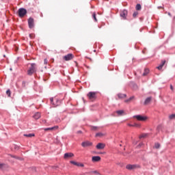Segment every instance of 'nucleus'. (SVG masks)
<instances>
[{
  "instance_id": "obj_38",
  "label": "nucleus",
  "mask_w": 175,
  "mask_h": 175,
  "mask_svg": "<svg viewBox=\"0 0 175 175\" xmlns=\"http://www.w3.org/2000/svg\"><path fill=\"white\" fill-rule=\"evenodd\" d=\"M170 89L173 90V85H170Z\"/></svg>"
},
{
  "instance_id": "obj_20",
  "label": "nucleus",
  "mask_w": 175,
  "mask_h": 175,
  "mask_svg": "<svg viewBox=\"0 0 175 175\" xmlns=\"http://www.w3.org/2000/svg\"><path fill=\"white\" fill-rule=\"evenodd\" d=\"M116 113H118V116H123V114L125 113L124 110H119L116 111Z\"/></svg>"
},
{
  "instance_id": "obj_29",
  "label": "nucleus",
  "mask_w": 175,
  "mask_h": 175,
  "mask_svg": "<svg viewBox=\"0 0 175 175\" xmlns=\"http://www.w3.org/2000/svg\"><path fill=\"white\" fill-rule=\"evenodd\" d=\"M29 38H30V39H34L35 35L33 33H31V34H29Z\"/></svg>"
},
{
  "instance_id": "obj_14",
  "label": "nucleus",
  "mask_w": 175,
  "mask_h": 175,
  "mask_svg": "<svg viewBox=\"0 0 175 175\" xmlns=\"http://www.w3.org/2000/svg\"><path fill=\"white\" fill-rule=\"evenodd\" d=\"M152 99V97H148L144 101V105H148L150 102H151Z\"/></svg>"
},
{
  "instance_id": "obj_42",
  "label": "nucleus",
  "mask_w": 175,
  "mask_h": 175,
  "mask_svg": "<svg viewBox=\"0 0 175 175\" xmlns=\"http://www.w3.org/2000/svg\"><path fill=\"white\" fill-rule=\"evenodd\" d=\"M44 68H45V69H46V68H47V67H46V66H45Z\"/></svg>"
},
{
  "instance_id": "obj_33",
  "label": "nucleus",
  "mask_w": 175,
  "mask_h": 175,
  "mask_svg": "<svg viewBox=\"0 0 175 175\" xmlns=\"http://www.w3.org/2000/svg\"><path fill=\"white\" fill-rule=\"evenodd\" d=\"M6 94H7V95H8V96H10V90H8L6 91Z\"/></svg>"
},
{
  "instance_id": "obj_36",
  "label": "nucleus",
  "mask_w": 175,
  "mask_h": 175,
  "mask_svg": "<svg viewBox=\"0 0 175 175\" xmlns=\"http://www.w3.org/2000/svg\"><path fill=\"white\" fill-rule=\"evenodd\" d=\"M22 86L25 88V81H23Z\"/></svg>"
},
{
  "instance_id": "obj_10",
  "label": "nucleus",
  "mask_w": 175,
  "mask_h": 175,
  "mask_svg": "<svg viewBox=\"0 0 175 175\" xmlns=\"http://www.w3.org/2000/svg\"><path fill=\"white\" fill-rule=\"evenodd\" d=\"M126 16H128V11L126 10H124L123 11H121L120 12V17H122V18H126Z\"/></svg>"
},
{
  "instance_id": "obj_8",
  "label": "nucleus",
  "mask_w": 175,
  "mask_h": 175,
  "mask_svg": "<svg viewBox=\"0 0 175 175\" xmlns=\"http://www.w3.org/2000/svg\"><path fill=\"white\" fill-rule=\"evenodd\" d=\"M82 147H91L92 146V142L90 141L83 142L81 144Z\"/></svg>"
},
{
  "instance_id": "obj_15",
  "label": "nucleus",
  "mask_w": 175,
  "mask_h": 175,
  "mask_svg": "<svg viewBox=\"0 0 175 175\" xmlns=\"http://www.w3.org/2000/svg\"><path fill=\"white\" fill-rule=\"evenodd\" d=\"M33 117L35 120H39L40 118V113L36 112Z\"/></svg>"
},
{
  "instance_id": "obj_16",
  "label": "nucleus",
  "mask_w": 175,
  "mask_h": 175,
  "mask_svg": "<svg viewBox=\"0 0 175 175\" xmlns=\"http://www.w3.org/2000/svg\"><path fill=\"white\" fill-rule=\"evenodd\" d=\"M54 129H58V126H55L53 127L44 129V131H54Z\"/></svg>"
},
{
  "instance_id": "obj_2",
  "label": "nucleus",
  "mask_w": 175,
  "mask_h": 175,
  "mask_svg": "<svg viewBox=\"0 0 175 175\" xmlns=\"http://www.w3.org/2000/svg\"><path fill=\"white\" fill-rule=\"evenodd\" d=\"M88 98L90 99V100H95V99H96V92H90L88 94Z\"/></svg>"
},
{
  "instance_id": "obj_22",
  "label": "nucleus",
  "mask_w": 175,
  "mask_h": 175,
  "mask_svg": "<svg viewBox=\"0 0 175 175\" xmlns=\"http://www.w3.org/2000/svg\"><path fill=\"white\" fill-rule=\"evenodd\" d=\"M128 125L129 126H135L136 128H140V124H129Z\"/></svg>"
},
{
  "instance_id": "obj_23",
  "label": "nucleus",
  "mask_w": 175,
  "mask_h": 175,
  "mask_svg": "<svg viewBox=\"0 0 175 175\" xmlns=\"http://www.w3.org/2000/svg\"><path fill=\"white\" fill-rule=\"evenodd\" d=\"M92 17H93L94 21H96V22L98 21V19L96 18V14H95V12L93 13Z\"/></svg>"
},
{
  "instance_id": "obj_11",
  "label": "nucleus",
  "mask_w": 175,
  "mask_h": 175,
  "mask_svg": "<svg viewBox=\"0 0 175 175\" xmlns=\"http://www.w3.org/2000/svg\"><path fill=\"white\" fill-rule=\"evenodd\" d=\"M105 147H106V144H105L103 143H98L96 146L97 150H103V148H105Z\"/></svg>"
},
{
  "instance_id": "obj_40",
  "label": "nucleus",
  "mask_w": 175,
  "mask_h": 175,
  "mask_svg": "<svg viewBox=\"0 0 175 175\" xmlns=\"http://www.w3.org/2000/svg\"><path fill=\"white\" fill-rule=\"evenodd\" d=\"M93 173H98V171H94L93 172Z\"/></svg>"
},
{
  "instance_id": "obj_1",
  "label": "nucleus",
  "mask_w": 175,
  "mask_h": 175,
  "mask_svg": "<svg viewBox=\"0 0 175 175\" xmlns=\"http://www.w3.org/2000/svg\"><path fill=\"white\" fill-rule=\"evenodd\" d=\"M35 72H36V64L32 63L31 64V67L27 70V75H29V76H32Z\"/></svg>"
},
{
  "instance_id": "obj_19",
  "label": "nucleus",
  "mask_w": 175,
  "mask_h": 175,
  "mask_svg": "<svg viewBox=\"0 0 175 175\" xmlns=\"http://www.w3.org/2000/svg\"><path fill=\"white\" fill-rule=\"evenodd\" d=\"M148 73H150V70H148V68H146L144 70V72L143 73V76H147V75H148Z\"/></svg>"
},
{
  "instance_id": "obj_27",
  "label": "nucleus",
  "mask_w": 175,
  "mask_h": 175,
  "mask_svg": "<svg viewBox=\"0 0 175 175\" xmlns=\"http://www.w3.org/2000/svg\"><path fill=\"white\" fill-rule=\"evenodd\" d=\"M144 137H147V134L144 133L139 136V139H143Z\"/></svg>"
},
{
  "instance_id": "obj_17",
  "label": "nucleus",
  "mask_w": 175,
  "mask_h": 175,
  "mask_svg": "<svg viewBox=\"0 0 175 175\" xmlns=\"http://www.w3.org/2000/svg\"><path fill=\"white\" fill-rule=\"evenodd\" d=\"M118 96L120 99H124V98H126V94H118Z\"/></svg>"
},
{
  "instance_id": "obj_37",
  "label": "nucleus",
  "mask_w": 175,
  "mask_h": 175,
  "mask_svg": "<svg viewBox=\"0 0 175 175\" xmlns=\"http://www.w3.org/2000/svg\"><path fill=\"white\" fill-rule=\"evenodd\" d=\"M3 166H4V165L2 164V163H1V164H0V169H2V167H3Z\"/></svg>"
},
{
  "instance_id": "obj_13",
  "label": "nucleus",
  "mask_w": 175,
  "mask_h": 175,
  "mask_svg": "<svg viewBox=\"0 0 175 175\" xmlns=\"http://www.w3.org/2000/svg\"><path fill=\"white\" fill-rule=\"evenodd\" d=\"M92 162H99L100 161V157L99 156H94L92 158Z\"/></svg>"
},
{
  "instance_id": "obj_30",
  "label": "nucleus",
  "mask_w": 175,
  "mask_h": 175,
  "mask_svg": "<svg viewBox=\"0 0 175 175\" xmlns=\"http://www.w3.org/2000/svg\"><path fill=\"white\" fill-rule=\"evenodd\" d=\"M100 136H103V134H102V133H98L96 134V137H100Z\"/></svg>"
},
{
  "instance_id": "obj_31",
  "label": "nucleus",
  "mask_w": 175,
  "mask_h": 175,
  "mask_svg": "<svg viewBox=\"0 0 175 175\" xmlns=\"http://www.w3.org/2000/svg\"><path fill=\"white\" fill-rule=\"evenodd\" d=\"M44 65H47V64H49V60L47 59H44Z\"/></svg>"
},
{
  "instance_id": "obj_7",
  "label": "nucleus",
  "mask_w": 175,
  "mask_h": 175,
  "mask_svg": "<svg viewBox=\"0 0 175 175\" xmlns=\"http://www.w3.org/2000/svg\"><path fill=\"white\" fill-rule=\"evenodd\" d=\"M29 28L32 29L34 27L33 18H29L28 20Z\"/></svg>"
},
{
  "instance_id": "obj_3",
  "label": "nucleus",
  "mask_w": 175,
  "mask_h": 175,
  "mask_svg": "<svg viewBox=\"0 0 175 175\" xmlns=\"http://www.w3.org/2000/svg\"><path fill=\"white\" fill-rule=\"evenodd\" d=\"M133 118H136L137 121H147V120H148V118L147 116H143L141 115L134 116Z\"/></svg>"
},
{
  "instance_id": "obj_28",
  "label": "nucleus",
  "mask_w": 175,
  "mask_h": 175,
  "mask_svg": "<svg viewBox=\"0 0 175 175\" xmlns=\"http://www.w3.org/2000/svg\"><path fill=\"white\" fill-rule=\"evenodd\" d=\"M70 163H72V165H75V166H77L79 163H77L76 161H70Z\"/></svg>"
},
{
  "instance_id": "obj_41",
  "label": "nucleus",
  "mask_w": 175,
  "mask_h": 175,
  "mask_svg": "<svg viewBox=\"0 0 175 175\" xmlns=\"http://www.w3.org/2000/svg\"><path fill=\"white\" fill-rule=\"evenodd\" d=\"M78 133H81V131H79Z\"/></svg>"
},
{
  "instance_id": "obj_6",
  "label": "nucleus",
  "mask_w": 175,
  "mask_h": 175,
  "mask_svg": "<svg viewBox=\"0 0 175 175\" xmlns=\"http://www.w3.org/2000/svg\"><path fill=\"white\" fill-rule=\"evenodd\" d=\"M137 167H139V165L129 164L126 166L127 170H134V169H137Z\"/></svg>"
},
{
  "instance_id": "obj_26",
  "label": "nucleus",
  "mask_w": 175,
  "mask_h": 175,
  "mask_svg": "<svg viewBox=\"0 0 175 175\" xmlns=\"http://www.w3.org/2000/svg\"><path fill=\"white\" fill-rule=\"evenodd\" d=\"M160 147H161V144H159V143H156L155 144H154V148H160Z\"/></svg>"
},
{
  "instance_id": "obj_32",
  "label": "nucleus",
  "mask_w": 175,
  "mask_h": 175,
  "mask_svg": "<svg viewBox=\"0 0 175 175\" xmlns=\"http://www.w3.org/2000/svg\"><path fill=\"white\" fill-rule=\"evenodd\" d=\"M137 14H139V13L137 12H134L133 14V17L136 18L137 16Z\"/></svg>"
},
{
  "instance_id": "obj_21",
  "label": "nucleus",
  "mask_w": 175,
  "mask_h": 175,
  "mask_svg": "<svg viewBox=\"0 0 175 175\" xmlns=\"http://www.w3.org/2000/svg\"><path fill=\"white\" fill-rule=\"evenodd\" d=\"M133 99H135V96L130 97L129 99L125 100L124 102H125V103H128L131 102V100H133Z\"/></svg>"
},
{
  "instance_id": "obj_5",
  "label": "nucleus",
  "mask_w": 175,
  "mask_h": 175,
  "mask_svg": "<svg viewBox=\"0 0 175 175\" xmlns=\"http://www.w3.org/2000/svg\"><path fill=\"white\" fill-rule=\"evenodd\" d=\"M63 58L65 61H70V60H72V58H75V55H73V54H72V53H69V54L64 56Z\"/></svg>"
},
{
  "instance_id": "obj_39",
  "label": "nucleus",
  "mask_w": 175,
  "mask_h": 175,
  "mask_svg": "<svg viewBox=\"0 0 175 175\" xmlns=\"http://www.w3.org/2000/svg\"><path fill=\"white\" fill-rule=\"evenodd\" d=\"M168 16H172V14H170V12H168Z\"/></svg>"
},
{
  "instance_id": "obj_25",
  "label": "nucleus",
  "mask_w": 175,
  "mask_h": 175,
  "mask_svg": "<svg viewBox=\"0 0 175 175\" xmlns=\"http://www.w3.org/2000/svg\"><path fill=\"white\" fill-rule=\"evenodd\" d=\"M169 118L170 120H175V114L170 115Z\"/></svg>"
},
{
  "instance_id": "obj_35",
  "label": "nucleus",
  "mask_w": 175,
  "mask_h": 175,
  "mask_svg": "<svg viewBox=\"0 0 175 175\" xmlns=\"http://www.w3.org/2000/svg\"><path fill=\"white\" fill-rule=\"evenodd\" d=\"M50 100H51V103H52V105H55L53 103L54 102V98H52L50 99Z\"/></svg>"
},
{
  "instance_id": "obj_12",
  "label": "nucleus",
  "mask_w": 175,
  "mask_h": 175,
  "mask_svg": "<svg viewBox=\"0 0 175 175\" xmlns=\"http://www.w3.org/2000/svg\"><path fill=\"white\" fill-rule=\"evenodd\" d=\"M165 64H166V60H162L161 64L157 67V69H158L159 70H162V68H163V66H165Z\"/></svg>"
},
{
  "instance_id": "obj_4",
  "label": "nucleus",
  "mask_w": 175,
  "mask_h": 175,
  "mask_svg": "<svg viewBox=\"0 0 175 175\" xmlns=\"http://www.w3.org/2000/svg\"><path fill=\"white\" fill-rule=\"evenodd\" d=\"M19 17H24L27 14V10L24 8H20L18 11Z\"/></svg>"
},
{
  "instance_id": "obj_9",
  "label": "nucleus",
  "mask_w": 175,
  "mask_h": 175,
  "mask_svg": "<svg viewBox=\"0 0 175 175\" xmlns=\"http://www.w3.org/2000/svg\"><path fill=\"white\" fill-rule=\"evenodd\" d=\"M72 157H75V154L72 152H67L64 154V159H69L72 158Z\"/></svg>"
},
{
  "instance_id": "obj_18",
  "label": "nucleus",
  "mask_w": 175,
  "mask_h": 175,
  "mask_svg": "<svg viewBox=\"0 0 175 175\" xmlns=\"http://www.w3.org/2000/svg\"><path fill=\"white\" fill-rule=\"evenodd\" d=\"M25 137H33L35 136L34 133H29V134H24Z\"/></svg>"
},
{
  "instance_id": "obj_34",
  "label": "nucleus",
  "mask_w": 175,
  "mask_h": 175,
  "mask_svg": "<svg viewBox=\"0 0 175 175\" xmlns=\"http://www.w3.org/2000/svg\"><path fill=\"white\" fill-rule=\"evenodd\" d=\"M77 166H80L81 167H84V164L83 163H78V165Z\"/></svg>"
},
{
  "instance_id": "obj_24",
  "label": "nucleus",
  "mask_w": 175,
  "mask_h": 175,
  "mask_svg": "<svg viewBox=\"0 0 175 175\" xmlns=\"http://www.w3.org/2000/svg\"><path fill=\"white\" fill-rule=\"evenodd\" d=\"M142 9V5L140 4H137L136 10H140Z\"/></svg>"
}]
</instances>
